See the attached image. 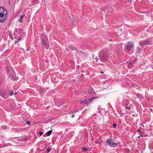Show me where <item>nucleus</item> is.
<instances>
[{"label":"nucleus","instance_id":"1","mask_svg":"<svg viewBox=\"0 0 153 153\" xmlns=\"http://www.w3.org/2000/svg\"><path fill=\"white\" fill-rule=\"evenodd\" d=\"M99 56L101 61L105 62L109 58V53L108 50L106 49L101 50L99 53Z\"/></svg>","mask_w":153,"mask_h":153},{"label":"nucleus","instance_id":"2","mask_svg":"<svg viewBox=\"0 0 153 153\" xmlns=\"http://www.w3.org/2000/svg\"><path fill=\"white\" fill-rule=\"evenodd\" d=\"M7 13V11L3 7H0V22H2L5 21Z\"/></svg>","mask_w":153,"mask_h":153},{"label":"nucleus","instance_id":"3","mask_svg":"<svg viewBox=\"0 0 153 153\" xmlns=\"http://www.w3.org/2000/svg\"><path fill=\"white\" fill-rule=\"evenodd\" d=\"M43 35L45 36V37H42V39L41 41V43L44 47H45L46 49H48L49 47V44L46 41L47 40H48V39L46 37V34L44 35V33H43L41 35V37H42Z\"/></svg>","mask_w":153,"mask_h":153},{"label":"nucleus","instance_id":"4","mask_svg":"<svg viewBox=\"0 0 153 153\" xmlns=\"http://www.w3.org/2000/svg\"><path fill=\"white\" fill-rule=\"evenodd\" d=\"M134 43L132 42H128L125 46V51L126 52H129L134 47Z\"/></svg>","mask_w":153,"mask_h":153},{"label":"nucleus","instance_id":"5","mask_svg":"<svg viewBox=\"0 0 153 153\" xmlns=\"http://www.w3.org/2000/svg\"><path fill=\"white\" fill-rule=\"evenodd\" d=\"M151 42L150 39L147 38L145 40L139 42V45L141 47H143L144 45H149Z\"/></svg>","mask_w":153,"mask_h":153},{"label":"nucleus","instance_id":"6","mask_svg":"<svg viewBox=\"0 0 153 153\" xmlns=\"http://www.w3.org/2000/svg\"><path fill=\"white\" fill-rule=\"evenodd\" d=\"M113 140L110 138H108L106 140V144L107 145L111 147V145L112 144L113 142L112 141Z\"/></svg>","mask_w":153,"mask_h":153},{"label":"nucleus","instance_id":"7","mask_svg":"<svg viewBox=\"0 0 153 153\" xmlns=\"http://www.w3.org/2000/svg\"><path fill=\"white\" fill-rule=\"evenodd\" d=\"M134 62L133 61H130L128 62V66L129 68H132L134 66Z\"/></svg>","mask_w":153,"mask_h":153},{"label":"nucleus","instance_id":"8","mask_svg":"<svg viewBox=\"0 0 153 153\" xmlns=\"http://www.w3.org/2000/svg\"><path fill=\"white\" fill-rule=\"evenodd\" d=\"M137 97L139 99H143L144 98L143 96L139 93L136 94Z\"/></svg>","mask_w":153,"mask_h":153},{"label":"nucleus","instance_id":"9","mask_svg":"<svg viewBox=\"0 0 153 153\" xmlns=\"http://www.w3.org/2000/svg\"><path fill=\"white\" fill-rule=\"evenodd\" d=\"M22 32V30L20 29H16L15 30V31L14 33V34L16 35L18 33L19 34L20 33H21Z\"/></svg>","mask_w":153,"mask_h":153},{"label":"nucleus","instance_id":"10","mask_svg":"<svg viewBox=\"0 0 153 153\" xmlns=\"http://www.w3.org/2000/svg\"><path fill=\"white\" fill-rule=\"evenodd\" d=\"M147 134H145V132L144 131L141 132L140 133V136L141 137H146L147 136Z\"/></svg>","mask_w":153,"mask_h":153},{"label":"nucleus","instance_id":"11","mask_svg":"<svg viewBox=\"0 0 153 153\" xmlns=\"http://www.w3.org/2000/svg\"><path fill=\"white\" fill-rule=\"evenodd\" d=\"M13 108V105L11 104H9L7 106V108L9 110H12Z\"/></svg>","mask_w":153,"mask_h":153},{"label":"nucleus","instance_id":"12","mask_svg":"<svg viewBox=\"0 0 153 153\" xmlns=\"http://www.w3.org/2000/svg\"><path fill=\"white\" fill-rule=\"evenodd\" d=\"M94 90H93V89H89L88 90V94H92L93 93H94Z\"/></svg>","mask_w":153,"mask_h":153},{"label":"nucleus","instance_id":"13","mask_svg":"<svg viewBox=\"0 0 153 153\" xmlns=\"http://www.w3.org/2000/svg\"><path fill=\"white\" fill-rule=\"evenodd\" d=\"M137 53L140 54L141 52V48L137 46Z\"/></svg>","mask_w":153,"mask_h":153},{"label":"nucleus","instance_id":"14","mask_svg":"<svg viewBox=\"0 0 153 153\" xmlns=\"http://www.w3.org/2000/svg\"><path fill=\"white\" fill-rule=\"evenodd\" d=\"M25 16V14H24L21 16L20 17L19 19V22H22L23 17Z\"/></svg>","mask_w":153,"mask_h":153},{"label":"nucleus","instance_id":"15","mask_svg":"<svg viewBox=\"0 0 153 153\" xmlns=\"http://www.w3.org/2000/svg\"><path fill=\"white\" fill-rule=\"evenodd\" d=\"M89 102L88 101V100H85L84 101H81L80 102V103H84V104L85 105V104H87Z\"/></svg>","mask_w":153,"mask_h":153},{"label":"nucleus","instance_id":"16","mask_svg":"<svg viewBox=\"0 0 153 153\" xmlns=\"http://www.w3.org/2000/svg\"><path fill=\"white\" fill-rule=\"evenodd\" d=\"M6 92L5 91H0V94L2 96H3L6 94Z\"/></svg>","mask_w":153,"mask_h":153},{"label":"nucleus","instance_id":"17","mask_svg":"<svg viewBox=\"0 0 153 153\" xmlns=\"http://www.w3.org/2000/svg\"><path fill=\"white\" fill-rule=\"evenodd\" d=\"M68 47L71 50H74L76 49L72 45L69 46Z\"/></svg>","mask_w":153,"mask_h":153},{"label":"nucleus","instance_id":"18","mask_svg":"<svg viewBox=\"0 0 153 153\" xmlns=\"http://www.w3.org/2000/svg\"><path fill=\"white\" fill-rule=\"evenodd\" d=\"M117 144L113 142L112 144L111 145V147H115L117 146Z\"/></svg>","mask_w":153,"mask_h":153},{"label":"nucleus","instance_id":"19","mask_svg":"<svg viewBox=\"0 0 153 153\" xmlns=\"http://www.w3.org/2000/svg\"><path fill=\"white\" fill-rule=\"evenodd\" d=\"M95 98L96 97H92V98L89 99L88 100L89 102H92V101L93 100H94V99H95Z\"/></svg>","mask_w":153,"mask_h":153},{"label":"nucleus","instance_id":"20","mask_svg":"<svg viewBox=\"0 0 153 153\" xmlns=\"http://www.w3.org/2000/svg\"><path fill=\"white\" fill-rule=\"evenodd\" d=\"M52 130H50V131H48L47 132V135L48 136L50 135L52 133Z\"/></svg>","mask_w":153,"mask_h":153},{"label":"nucleus","instance_id":"21","mask_svg":"<svg viewBox=\"0 0 153 153\" xmlns=\"http://www.w3.org/2000/svg\"><path fill=\"white\" fill-rule=\"evenodd\" d=\"M121 52V51L120 50V49H117V53L118 55L119 56L120 55V53Z\"/></svg>","mask_w":153,"mask_h":153},{"label":"nucleus","instance_id":"22","mask_svg":"<svg viewBox=\"0 0 153 153\" xmlns=\"http://www.w3.org/2000/svg\"><path fill=\"white\" fill-rule=\"evenodd\" d=\"M130 152V150L128 148H126L125 149V152L126 153H128Z\"/></svg>","mask_w":153,"mask_h":153},{"label":"nucleus","instance_id":"23","mask_svg":"<svg viewBox=\"0 0 153 153\" xmlns=\"http://www.w3.org/2000/svg\"><path fill=\"white\" fill-rule=\"evenodd\" d=\"M82 149L83 151L84 152H86L87 151V149L85 147H82Z\"/></svg>","mask_w":153,"mask_h":153},{"label":"nucleus","instance_id":"24","mask_svg":"<svg viewBox=\"0 0 153 153\" xmlns=\"http://www.w3.org/2000/svg\"><path fill=\"white\" fill-rule=\"evenodd\" d=\"M142 62H143V64L144 65L146 63V62H147V60H143Z\"/></svg>","mask_w":153,"mask_h":153},{"label":"nucleus","instance_id":"25","mask_svg":"<svg viewBox=\"0 0 153 153\" xmlns=\"http://www.w3.org/2000/svg\"><path fill=\"white\" fill-rule=\"evenodd\" d=\"M13 94H14V92H13V91H10V96H12L13 95Z\"/></svg>","mask_w":153,"mask_h":153},{"label":"nucleus","instance_id":"26","mask_svg":"<svg viewBox=\"0 0 153 153\" xmlns=\"http://www.w3.org/2000/svg\"><path fill=\"white\" fill-rule=\"evenodd\" d=\"M50 151H51V149L49 148H48L47 149L46 151H47V153H48Z\"/></svg>","mask_w":153,"mask_h":153},{"label":"nucleus","instance_id":"27","mask_svg":"<svg viewBox=\"0 0 153 153\" xmlns=\"http://www.w3.org/2000/svg\"><path fill=\"white\" fill-rule=\"evenodd\" d=\"M117 126V125L116 123H113V126L114 128H115Z\"/></svg>","mask_w":153,"mask_h":153},{"label":"nucleus","instance_id":"28","mask_svg":"<svg viewBox=\"0 0 153 153\" xmlns=\"http://www.w3.org/2000/svg\"><path fill=\"white\" fill-rule=\"evenodd\" d=\"M99 10L100 11H103L104 12H105V10H104L102 7L100 8Z\"/></svg>","mask_w":153,"mask_h":153},{"label":"nucleus","instance_id":"29","mask_svg":"<svg viewBox=\"0 0 153 153\" xmlns=\"http://www.w3.org/2000/svg\"><path fill=\"white\" fill-rule=\"evenodd\" d=\"M27 125H30L31 124V122L30 121H28L27 122Z\"/></svg>","mask_w":153,"mask_h":153},{"label":"nucleus","instance_id":"30","mask_svg":"<svg viewBox=\"0 0 153 153\" xmlns=\"http://www.w3.org/2000/svg\"><path fill=\"white\" fill-rule=\"evenodd\" d=\"M76 24L75 22H74L72 25V27H75Z\"/></svg>","mask_w":153,"mask_h":153},{"label":"nucleus","instance_id":"31","mask_svg":"<svg viewBox=\"0 0 153 153\" xmlns=\"http://www.w3.org/2000/svg\"><path fill=\"white\" fill-rule=\"evenodd\" d=\"M125 108L126 109H127L128 110H129L130 109V108L128 106H126Z\"/></svg>","mask_w":153,"mask_h":153},{"label":"nucleus","instance_id":"32","mask_svg":"<svg viewBox=\"0 0 153 153\" xmlns=\"http://www.w3.org/2000/svg\"><path fill=\"white\" fill-rule=\"evenodd\" d=\"M43 133V132H39V134L40 135H42Z\"/></svg>","mask_w":153,"mask_h":153},{"label":"nucleus","instance_id":"33","mask_svg":"<svg viewBox=\"0 0 153 153\" xmlns=\"http://www.w3.org/2000/svg\"><path fill=\"white\" fill-rule=\"evenodd\" d=\"M137 132H140V134L141 133V131L140 130V129H138L137 130Z\"/></svg>","mask_w":153,"mask_h":153},{"label":"nucleus","instance_id":"34","mask_svg":"<svg viewBox=\"0 0 153 153\" xmlns=\"http://www.w3.org/2000/svg\"><path fill=\"white\" fill-rule=\"evenodd\" d=\"M127 1H128L130 2H131L132 1H133V0H127Z\"/></svg>","mask_w":153,"mask_h":153},{"label":"nucleus","instance_id":"35","mask_svg":"<svg viewBox=\"0 0 153 153\" xmlns=\"http://www.w3.org/2000/svg\"><path fill=\"white\" fill-rule=\"evenodd\" d=\"M151 67L152 69H153V65H151Z\"/></svg>","mask_w":153,"mask_h":153},{"label":"nucleus","instance_id":"36","mask_svg":"<svg viewBox=\"0 0 153 153\" xmlns=\"http://www.w3.org/2000/svg\"><path fill=\"white\" fill-rule=\"evenodd\" d=\"M74 117V114H72V115L71 117H72V118Z\"/></svg>","mask_w":153,"mask_h":153},{"label":"nucleus","instance_id":"37","mask_svg":"<svg viewBox=\"0 0 153 153\" xmlns=\"http://www.w3.org/2000/svg\"><path fill=\"white\" fill-rule=\"evenodd\" d=\"M103 73H104V72L103 71H101L100 72V73L101 74H103Z\"/></svg>","mask_w":153,"mask_h":153},{"label":"nucleus","instance_id":"38","mask_svg":"<svg viewBox=\"0 0 153 153\" xmlns=\"http://www.w3.org/2000/svg\"><path fill=\"white\" fill-rule=\"evenodd\" d=\"M98 60V59L96 58V62H97Z\"/></svg>","mask_w":153,"mask_h":153},{"label":"nucleus","instance_id":"39","mask_svg":"<svg viewBox=\"0 0 153 153\" xmlns=\"http://www.w3.org/2000/svg\"><path fill=\"white\" fill-rule=\"evenodd\" d=\"M140 137H141V136H139L137 138H140Z\"/></svg>","mask_w":153,"mask_h":153},{"label":"nucleus","instance_id":"40","mask_svg":"<svg viewBox=\"0 0 153 153\" xmlns=\"http://www.w3.org/2000/svg\"><path fill=\"white\" fill-rule=\"evenodd\" d=\"M17 79V78H16L15 79H14L15 80H16Z\"/></svg>","mask_w":153,"mask_h":153},{"label":"nucleus","instance_id":"41","mask_svg":"<svg viewBox=\"0 0 153 153\" xmlns=\"http://www.w3.org/2000/svg\"><path fill=\"white\" fill-rule=\"evenodd\" d=\"M21 39V38L19 39H18L19 41Z\"/></svg>","mask_w":153,"mask_h":153},{"label":"nucleus","instance_id":"42","mask_svg":"<svg viewBox=\"0 0 153 153\" xmlns=\"http://www.w3.org/2000/svg\"><path fill=\"white\" fill-rule=\"evenodd\" d=\"M17 42V41H16V42H15V43H16Z\"/></svg>","mask_w":153,"mask_h":153},{"label":"nucleus","instance_id":"43","mask_svg":"<svg viewBox=\"0 0 153 153\" xmlns=\"http://www.w3.org/2000/svg\"><path fill=\"white\" fill-rule=\"evenodd\" d=\"M15 94H16H16H17V93L16 92H15Z\"/></svg>","mask_w":153,"mask_h":153},{"label":"nucleus","instance_id":"44","mask_svg":"<svg viewBox=\"0 0 153 153\" xmlns=\"http://www.w3.org/2000/svg\"><path fill=\"white\" fill-rule=\"evenodd\" d=\"M27 140V139L26 138L25 139V140L26 141Z\"/></svg>","mask_w":153,"mask_h":153},{"label":"nucleus","instance_id":"45","mask_svg":"<svg viewBox=\"0 0 153 153\" xmlns=\"http://www.w3.org/2000/svg\"><path fill=\"white\" fill-rule=\"evenodd\" d=\"M113 11V10L111 9V12H112Z\"/></svg>","mask_w":153,"mask_h":153},{"label":"nucleus","instance_id":"46","mask_svg":"<svg viewBox=\"0 0 153 153\" xmlns=\"http://www.w3.org/2000/svg\"><path fill=\"white\" fill-rule=\"evenodd\" d=\"M96 144H97V143H98V141L97 142V141H96Z\"/></svg>","mask_w":153,"mask_h":153},{"label":"nucleus","instance_id":"47","mask_svg":"<svg viewBox=\"0 0 153 153\" xmlns=\"http://www.w3.org/2000/svg\"><path fill=\"white\" fill-rule=\"evenodd\" d=\"M108 13H106V16L107 15H108Z\"/></svg>","mask_w":153,"mask_h":153},{"label":"nucleus","instance_id":"48","mask_svg":"<svg viewBox=\"0 0 153 153\" xmlns=\"http://www.w3.org/2000/svg\"><path fill=\"white\" fill-rule=\"evenodd\" d=\"M150 110L151 111H152V110L151 109H150Z\"/></svg>","mask_w":153,"mask_h":153},{"label":"nucleus","instance_id":"49","mask_svg":"<svg viewBox=\"0 0 153 153\" xmlns=\"http://www.w3.org/2000/svg\"><path fill=\"white\" fill-rule=\"evenodd\" d=\"M108 13H110L111 12H108Z\"/></svg>","mask_w":153,"mask_h":153},{"label":"nucleus","instance_id":"50","mask_svg":"<svg viewBox=\"0 0 153 153\" xmlns=\"http://www.w3.org/2000/svg\"><path fill=\"white\" fill-rule=\"evenodd\" d=\"M77 68H79V67H78V66H77Z\"/></svg>","mask_w":153,"mask_h":153}]
</instances>
